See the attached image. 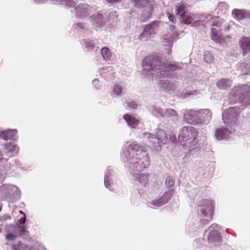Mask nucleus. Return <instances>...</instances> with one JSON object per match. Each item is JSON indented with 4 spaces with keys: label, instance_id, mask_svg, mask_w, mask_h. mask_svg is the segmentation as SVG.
Listing matches in <instances>:
<instances>
[{
    "label": "nucleus",
    "instance_id": "nucleus-1",
    "mask_svg": "<svg viewBox=\"0 0 250 250\" xmlns=\"http://www.w3.org/2000/svg\"><path fill=\"white\" fill-rule=\"evenodd\" d=\"M122 159L126 164L130 173L134 176L138 187L142 188L146 187L148 185L149 175L139 173L150 165L149 156L144 148L136 143L129 145L124 150Z\"/></svg>",
    "mask_w": 250,
    "mask_h": 250
},
{
    "label": "nucleus",
    "instance_id": "nucleus-2",
    "mask_svg": "<svg viewBox=\"0 0 250 250\" xmlns=\"http://www.w3.org/2000/svg\"><path fill=\"white\" fill-rule=\"evenodd\" d=\"M142 67L144 70L155 75V79L154 80L158 79L157 84L166 92H169L176 89L172 83L161 79L168 77L171 71L176 70L178 68L176 64L164 63L157 59L146 57L143 61Z\"/></svg>",
    "mask_w": 250,
    "mask_h": 250
},
{
    "label": "nucleus",
    "instance_id": "nucleus-3",
    "mask_svg": "<svg viewBox=\"0 0 250 250\" xmlns=\"http://www.w3.org/2000/svg\"><path fill=\"white\" fill-rule=\"evenodd\" d=\"M198 132L194 127L188 126L182 128L179 133L178 140L180 145L188 151L194 149L197 145L196 138Z\"/></svg>",
    "mask_w": 250,
    "mask_h": 250
},
{
    "label": "nucleus",
    "instance_id": "nucleus-4",
    "mask_svg": "<svg viewBox=\"0 0 250 250\" xmlns=\"http://www.w3.org/2000/svg\"><path fill=\"white\" fill-rule=\"evenodd\" d=\"M94 10V8L86 4H80L76 8V14L78 17L83 18L91 16L90 21L96 29L100 28L102 25L105 22H110V21L106 20L104 18L102 14L97 13L95 14H93Z\"/></svg>",
    "mask_w": 250,
    "mask_h": 250
},
{
    "label": "nucleus",
    "instance_id": "nucleus-5",
    "mask_svg": "<svg viewBox=\"0 0 250 250\" xmlns=\"http://www.w3.org/2000/svg\"><path fill=\"white\" fill-rule=\"evenodd\" d=\"M229 100L230 104L239 102L243 104L241 106L244 108L250 103V86L243 85L234 87L229 94Z\"/></svg>",
    "mask_w": 250,
    "mask_h": 250
},
{
    "label": "nucleus",
    "instance_id": "nucleus-6",
    "mask_svg": "<svg viewBox=\"0 0 250 250\" xmlns=\"http://www.w3.org/2000/svg\"><path fill=\"white\" fill-rule=\"evenodd\" d=\"M143 138L149 146L157 151L161 148L162 145H166L168 142V137L165 132L161 129L156 130L155 134L144 132L143 133Z\"/></svg>",
    "mask_w": 250,
    "mask_h": 250
},
{
    "label": "nucleus",
    "instance_id": "nucleus-7",
    "mask_svg": "<svg viewBox=\"0 0 250 250\" xmlns=\"http://www.w3.org/2000/svg\"><path fill=\"white\" fill-rule=\"evenodd\" d=\"M213 206L211 201L205 200L198 206L197 211L201 220V223L205 225L212 218Z\"/></svg>",
    "mask_w": 250,
    "mask_h": 250
},
{
    "label": "nucleus",
    "instance_id": "nucleus-8",
    "mask_svg": "<svg viewBox=\"0 0 250 250\" xmlns=\"http://www.w3.org/2000/svg\"><path fill=\"white\" fill-rule=\"evenodd\" d=\"M237 106L231 107L226 109L222 114V118L225 125L232 126L235 124V120L239 113V109Z\"/></svg>",
    "mask_w": 250,
    "mask_h": 250
},
{
    "label": "nucleus",
    "instance_id": "nucleus-9",
    "mask_svg": "<svg viewBox=\"0 0 250 250\" xmlns=\"http://www.w3.org/2000/svg\"><path fill=\"white\" fill-rule=\"evenodd\" d=\"M134 6L137 8L145 7L146 14H145L144 20L149 19L153 11L152 0H131Z\"/></svg>",
    "mask_w": 250,
    "mask_h": 250
},
{
    "label": "nucleus",
    "instance_id": "nucleus-10",
    "mask_svg": "<svg viewBox=\"0 0 250 250\" xmlns=\"http://www.w3.org/2000/svg\"><path fill=\"white\" fill-rule=\"evenodd\" d=\"M159 22V21H156L146 25L143 32L140 36V39L142 41H146L150 39L151 36L157 32Z\"/></svg>",
    "mask_w": 250,
    "mask_h": 250
},
{
    "label": "nucleus",
    "instance_id": "nucleus-11",
    "mask_svg": "<svg viewBox=\"0 0 250 250\" xmlns=\"http://www.w3.org/2000/svg\"><path fill=\"white\" fill-rule=\"evenodd\" d=\"M218 228V225L216 224H212L209 228L208 240L215 246L219 245L221 241V236Z\"/></svg>",
    "mask_w": 250,
    "mask_h": 250
},
{
    "label": "nucleus",
    "instance_id": "nucleus-12",
    "mask_svg": "<svg viewBox=\"0 0 250 250\" xmlns=\"http://www.w3.org/2000/svg\"><path fill=\"white\" fill-rule=\"evenodd\" d=\"M198 125H208L212 118V112L209 109L198 110Z\"/></svg>",
    "mask_w": 250,
    "mask_h": 250
},
{
    "label": "nucleus",
    "instance_id": "nucleus-13",
    "mask_svg": "<svg viewBox=\"0 0 250 250\" xmlns=\"http://www.w3.org/2000/svg\"><path fill=\"white\" fill-rule=\"evenodd\" d=\"M113 180H115V172L113 168L108 167L105 174L104 185L105 187L110 190H113L116 187Z\"/></svg>",
    "mask_w": 250,
    "mask_h": 250
},
{
    "label": "nucleus",
    "instance_id": "nucleus-14",
    "mask_svg": "<svg viewBox=\"0 0 250 250\" xmlns=\"http://www.w3.org/2000/svg\"><path fill=\"white\" fill-rule=\"evenodd\" d=\"M226 127L222 126L216 130L215 137L218 140H227L232 133V128L229 126L228 125Z\"/></svg>",
    "mask_w": 250,
    "mask_h": 250
},
{
    "label": "nucleus",
    "instance_id": "nucleus-15",
    "mask_svg": "<svg viewBox=\"0 0 250 250\" xmlns=\"http://www.w3.org/2000/svg\"><path fill=\"white\" fill-rule=\"evenodd\" d=\"M198 117V110L189 109L185 112L184 119L188 124L197 125Z\"/></svg>",
    "mask_w": 250,
    "mask_h": 250
},
{
    "label": "nucleus",
    "instance_id": "nucleus-16",
    "mask_svg": "<svg viewBox=\"0 0 250 250\" xmlns=\"http://www.w3.org/2000/svg\"><path fill=\"white\" fill-rule=\"evenodd\" d=\"M0 191L4 192L6 197L9 195H19L20 193L19 188L16 186L12 185H3L0 188Z\"/></svg>",
    "mask_w": 250,
    "mask_h": 250
},
{
    "label": "nucleus",
    "instance_id": "nucleus-17",
    "mask_svg": "<svg viewBox=\"0 0 250 250\" xmlns=\"http://www.w3.org/2000/svg\"><path fill=\"white\" fill-rule=\"evenodd\" d=\"M173 192L169 190L166 192L161 198L153 200L150 204L154 207H159L166 204L172 195Z\"/></svg>",
    "mask_w": 250,
    "mask_h": 250
},
{
    "label": "nucleus",
    "instance_id": "nucleus-18",
    "mask_svg": "<svg viewBox=\"0 0 250 250\" xmlns=\"http://www.w3.org/2000/svg\"><path fill=\"white\" fill-rule=\"evenodd\" d=\"M211 37L213 41L219 44H223L229 38L228 36H222L217 29L215 28H211Z\"/></svg>",
    "mask_w": 250,
    "mask_h": 250
},
{
    "label": "nucleus",
    "instance_id": "nucleus-19",
    "mask_svg": "<svg viewBox=\"0 0 250 250\" xmlns=\"http://www.w3.org/2000/svg\"><path fill=\"white\" fill-rule=\"evenodd\" d=\"M232 14L239 21L250 17V12L245 10L234 9L232 11Z\"/></svg>",
    "mask_w": 250,
    "mask_h": 250
},
{
    "label": "nucleus",
    "instance_id": "nucleus-20",
    "mask_svg": "<svg viewBox=\"0 0 250 250\" xmlns=\"http://www.w3.org/2000/svg\"><path fill=\"white\" fill-rule=\"evenodd\" d=\"M16 135V130H6L1 132L0 137L5 140H8L10 139L14 140Z\"/></svg>",
    "mask_w": 250,
    "mask_h": 250
},
{
    "label": "nucleus",
    "instance_id": "nucleus-21",
    "mask_svg": "<svg viewBox=\"0 0 250 250\" xmlns=\"http://www.w3.org/2000/svg\"><path fill=\"white\" fill-rule=\"evenodd\" d=\"M124 118L131 128H136L139 124V120L130 115L125 114Z\"/></svg>",
    "mask_w": 250,
    "mask_h": 250
},
{
    "label": "nucleus",
    "instance_id": "nucleus-22",
    "mask_svg": "<svg viewBox=\"0 0 250 250\" xmlns=\"http://www.w3.org/2000/svg\"><path fill=\"white\" fill-rule=\"evenodd\" d=\"M176 35L174 33H168L167 35H165L162 41L163 44L164 46L170 45L174 41L176 40Z\"/></svg>",
    "mask_w": 250,
    "mask_h": 250
},
{
    "label": "nucleus",
    "instance_id": "nucleus-23",
    "mask_svg": "<svg viewBox=\"0 0 250 250\" xmlns=\"http://www.w3.org/2000/svg\"><path fill=\"white\" fill-rule=\"evenodd\" d=\"M164 111L165 109L157 105L151 106L149 108L151 114L157 118L164 117Z\"/></svg>",
    "mask_w": 250,
    "mask_h": 250
},
{
    "label": "nucleus",
    "instance_id": "nucleus-24",
    "mask_svg": "<svg viewBox=\"0 0 250 250\" xmlns=\"http://www.w3.org/2000/svg\"><path fill=\"white\" fill-rule=\"evenodd\" d=\"M6 153L8 155V157H11L14 155V153H17L18 151L17 146L11 143H7L5 145Z\"/></svg>",
    "mask_w": 250,
    "mask_h": 250
},
{
    "label": "nucleus",
    "instance_id": "nucleus-25",
    "mask_svg": "<svg viewBox=\"0 0 250 250\" xmlns=\"http://www.w3.org/2000/svg\"><path fill=\"white\" fill-rule=\"evenodd\" d=\"M240 46L245 53L250 52V37H243L240 41Z\"/></svg>",
    "mask_w": 250,
    "mask_h": 250
},
{
    "label": "nucleus",
    "instance_id": "nucleus-26",
    "mask_svg": "<svg viewBox=\"0 0 250 250\" xmlns=\"http://www.w3.org/2000/svg\"><path fill=\"white\" fill-rule=\"evenodd\" d=\"M232 84V80L229 79H223L220 80L217 83V86L220 89H227L230 87Z\"/></svg>",
    "mask_w": 250,
    "mask_h": 250
},
{
    "label": "nucleus",
    "instance_id": "nucleus-27",
    "mask_svg": "<svg viewBox=\"0 0 250 250\" xmlns=\"http://www.w3.org/2000/svg\"><path fill=\"white\" fill-rule=\"evenodd\" d=\"M12 250H33V248L27 245L18 242L12 246Z\"/></svg>",
    "mask_w": 250,
    "mask_h": 250
},
{
    "label": "nucleus",
    "instance_id": "nucleus-28",
    "mask_svg": "<svg viewBox=\"0 0 250 250\" xmlns=\"http://www.w3.org/2000/svg\"><path fill=\"white\" fill-rule=\"evenodd\" d=\"M181 19L182 21L186 24H191L193 22L197 21V20L193 14H188L187 13L184 15Z\"/></svg>",
    "mask_w": 250,
    "mask_h": 250
},
{
    "label": "nucleus",
    "instance_id": "nucleus-29",
    "mask_svg": "<svg viewBox=\"0 0 250 250\" xmlns=\"http://www.w3.org/2000/svg\"><path fill=\"white\" fill-rule=\"evenodd\" d=\"M244 75L250 73V60L247 62L241 63L238 68Z\"/></svg>",
    "mask_w": 250,
    "mask_h": 250
},
{
    "label": "nucleus",
    "instance_id": "nucleus-30",
    "mask_svg": "<svg viewBox=\"0 0 250 250\" xmlns=\"http://www.w3.org/2000/svg\"><path fill=\"white\" fill-rule=\"evenodd\" d=\"M54 4H60L69 7H73L75 5V2L71 0H50Z\"/></svg>",
    "mask_w": 250,
    "mask_h": 250
},
{
    "label": "nucleus",
    "instance_id": "nucleus-31",
    "mask_svg": "<svg viewBox=\"0 0 250 250\" xmlns=\"http://www.w3.org/2000/svg\"><path fill=\"white\" fill-rule=\"evenodd\" d=\"M178 118V114L177 112L173 109L167 108L165 109L164 117Z\"/></svg>",
    "mask_w": 250,
    "mask_h": 250
},
{
    "label": "nucleus",
    "instance_id": "nucleus-32",
    "mask_svg": "<svg viewBox=\"0 0 250 250\" xmlns=\"http://www.w3.org/2000/svg\"><path fill=\"white\" fill-rule=\"evenodd\" d=\"M101 54L103 58L105 61L110 60L111 58V53L107 47H103L101 50Z\"/></svg>",
    "mask_w": 250,
    "mask_h": 250
},
{
    "label": "nucleus",
    "instance_id": "nucleus-33",
    "mask_svg": "<svg viewBox=\"0 0 250 250\" xmlns=\"http://www.w3.org/2000/svg\"><path fill=\"white\" fill-rule=\"evenodd\" d=\"M185 9L186 7L183 4H181L176 7L177 14L180 16L181 18L187 13Z\"/></svg>",
    "mask_w": 250,
    "mask_h": 250
},
{
    "label": "nucleus",
    "instance_id": "nucleus-34",
    "mask_svg": "<svg viewBox=\"0 0 250 250\" xmlns=\"http://www.w3.org/2000/svg\"><path fill=\"white\" fill-rule=\"evenodd\" d=\"M204 61L208 63L213 62L214 60L213 55L209 51H205L204 53Z\"/></svg>",
    "mask_w": 250,
    "mask_h": 250
},
{
    "label": "nucleus",
    "instance_id": "nucleus-35",
    "mask_svg": "<svg viewBox=\"0 0 250 250\" xmlns=\"http://www.w3.org/2000/svg\"><path fill=\"white\" fill-rule=\"evenodd\" d=\"M213 17L211 15H201L199 17V21L202 22H208L210 20L213 19Z\"/></svg>",
    "mask_w": 250,
    "mask_h": 250
},
{
    "label": "nucleus",
    "instance_id": "nucleus-36",
    "mask_svg": "<svg viewBox=\"0 0 250 250\" xmlns=\"http://www.w3.org/2000/svg\"><path fill=\"white\" fill-rule=\"evenodd\" d=\"M122 90L121 87L118 85H115L113 87V93L116 95L119 96L121 94Z\"/></svg>",
    "mask_w": 250,
    "mask_h": 250
},
{
    "label": "nucleus",
    "instance_id": "nucleus-37",
    "mask_svg": "<svg viewBox=\"0 0 250 250\" xmlns=\"http://www.w3.org/2000/svg\"><path fill=\"white\" fill-rule=\"evenodd\" d=\"M213 21H212V22L211 24L212 26L219 27L222 25V23L221 20H219L218 18H215L214 19H213Z\"/></svg>",
    "mask_w": 250,
    "mask_h": 250
},
{
    "label": "nucleus",
    "instance_id": "nucleus-38",
    "mask_svg": "<svg viewBox=\"0 0 250 250\" xmlns=\"http://www.w3.org/2000/svg\"><path fill=\"white\" fill-rule=\"evenodd\" d=\"M166 185L168 188L171 187L174 185L173 179L171 177H167L166 180Z\"/></svg>",
    "mask_w": 250,
    "mask_h": 250
},
{
    "label": "nucleus",
    "instance_id": "nucleus-39",
    "mask_svg": "<svg viewBox=\"0 0 250 250\" xmlns=\"http://www.w3.org/2000/svg\"><path fill=\"white\" fill-rule=\"evenodd\" d=\"M5 238L8 241H14L16 239L17 235L12 233H9L5 235Z\"/></svg>",
    "mask_w": 250,
    "mask_h": 250
},
{
    "label": "nucleus",
    "instance_id": "nucleus-40",
    "mask_svg": "<svg viewBox=\"0 0 250 250\" xmlns=\"http://www.w3.org/2000/svg\"><path fill=\"white\" fill-rule=\"evenodd\" d=\"M128 106L130 108L136 109L137 107V104L134 101H131L128 102Z\"/></svg>",
    "mask_w": 250,
    "mask_h": 250
},
{
    "label": "nucleus",
    "instance_id": "nucleus-41",
    "mask_svg": "<svg viewBox=\"0 0 250 250\" xmlns=\"http://www.w3.org/2000/svg\"><path fill=\"white\" fill-rule=\"evenodd\" d=\"M75 28L78 30H81L85 29L86 27L83 24H82V23H77L76 24Z\"/></svg>",
    "mask_w": 250,
    "mask_h": 250
},
{
    "label": "nucleus",
    "instance_id": "nucleus-42",
    "mask_svg": "<svg viewBox=\"0 0 250 250\" xmlns=\"http://www.w3.org/2000/svg\"><path fill=\"white\" fill-rule=\"evenodd\" d=\"M86 46L89 49H94V44L92 42H86Z\"/></svg>",
    "mask_w": 250,
    "mask_h": 250
},
{
    "label": "nucleus",
    "instance_id": "nucleus-43",
    "mask_svg": "<svg viewBox=\"0 0 250 250\" xmlns=\"http://www.w3.org/2000/svg\"><path fill=\"white\" fill-rule=\"evenodd\" d=\"M168 19L170 21L174 23L175 22V21H176V19H175V16L172 14H169L168 15Z\"/></svg>",
    "mask_w": 250,
    "mask_h": 250
},
{
    "label": "nucleus",
    "instance_id": "nucleus-44",
    "mask_svg": "<svg viewBox=\"0 0 250 250\" xmlns=\"http://www.w3.org/2000/svg\"><path fill=\"white\" fill-rule=\"evenodd\" d=\"M26 221V217H25V215H24V216H23V217L22 218H21L19 220V222L20 224H23L25 223Z\"/></svg>",
    "mask_w": 250,
    "mask_h": 250
},
{
    "label": "nucleus",
    "instance_id": "nucleus-45",
    "mask_svg": "<svg viewBox=\"0 0 250 250\" xmlns=\"http://www.w3.org/2000/svg\"><path fill=\"white\" fill-rule=\"evenodd\" d=\"M34 1L37 3H42L46 1V0H34Z\"/></svg>",
    "mask_w": 250,
    "mask_h": 250
},
{
    "label": "nucleus",
    "instance_id": "nucleus-46",
    "mask_svg": "<svg viewBox=\"0 0 250 250\" xmlns=\"http://www.w3.org/2000/svg\"><path fill=\"white\" fill-rule=\"evenodd\" d=\"M99 81L97 80V79H94L93 81H92V83L94 84V85H97L98 83H99Z\"/></svg>",
    "mask_w": 250,
    "mask_h": 250
},
{
    "label": "nucleus",
    "instance_id": "nucleus-47",
    "mask_svg": "<svg viewBox=\"0 0 250 250\" xmlns=\"http://www.w3.org/2000/svg\"><path fill=\"white\" fill-rule=\"evenodd\" d=\"M3 159V157L2 156V155L0 153V162L1 161V160Z\"/></svg>",
    "mask_w": 250,
    "mask_h": 250
},
{
    "label": "nucleus",
    "instance_id": "nucleus-48",
    "mask_svg": "<svg viewBox=\"0 0 250 250\" xmlns=\"http://www.w3.org/2000/svg\"><path fill=\"white\" fill-rule=\"evenodd\" d=\"M19 228L21 229H22L23 230V231H24L25 230L24 227L23 226H20Z\"/></svg>",
    "mask_w": 250,
    "mask_h": 250
},
{
    "label": "nucleus",
    "instance_id": "nucleus-49",
    "mask_svg": "<svg viewBox=\"0 0 250 250\" xmlns=\"http://www.w3.org/2000/svg\"><path fill=\"white\" fill-rule=\"evenodd\" d=\"M234 24V23L233 22H230L229 23V26H232V25Z\"/></svg>",
    "mask_w": 250,
    "mask_h": 250
},
{
    "label": "nucleus",
    "instance_id": "nucleus-50",
    "mask_svg": "<svg viewBox=\"0 0 250 250\" xmlns=\"http://www.w3.org/2000/svg\"><path fill=\"white\" fill-rule=\"evenodd\" d=\"M19 212H20L21 214H23V215H24H24H25V214L23 212V211H21V210H20V211H19Z\"/></svg>",
    "mask_w": 250,
    "mask_h": 250
},
{
    "label": "nucleus",
    "instance_id": "nucleus-51",
    "mask_svg": "<svg viewBox=\"0 0 250 250\" xmlns=\"http://www.w3.org/2000/svg\"><path fill=\"white\" fill-rule=\"evenodd\" d=\"M1 209H2V207H1V206L0 205V211L1 210Z\"/></svg>",
    "mask_w": 250,
    "mask_h": 250
},
{
    "label": "nucleus",
    "instance_id": "nucleus-52",
    "mask_svg": "<svg viewBox=\"0 0 250 250\" xmlns=\"http://www.w3.org/2000/svg\"><path fill=\"white\" fill-rule=\"evenodd\" d=\"M186 95H187L188 96V95H191V94H189V93H186Z\"/></svg>",
    "mask_w": 250,
    "mask_h": 250
},
{
    "label": "nucleus",
    "instance_id": "nucleus-53",
    "mask_svg": "<svg viewBox=\"0 0 250 250\" xmlns=\"http://www.w3.org/2000/svg\"><path fill=\"white\" fill-rule=\"evenodd\" d=\"M2 231V229L1 228H0V232H1Z\"/></svg>",
    "mask_w": 250,
    "mask_h": 250
}]
</instances>
